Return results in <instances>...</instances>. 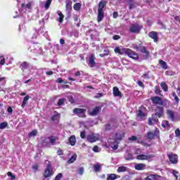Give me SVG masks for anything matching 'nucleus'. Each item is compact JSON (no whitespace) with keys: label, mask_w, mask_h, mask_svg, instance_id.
Segmentation results:
<instances>
[{"label":"nucleus","mask_w":180,"mask_h":180,"mask_svg":"<svg viewBox=\"0 0 180 180\" xmlns=\"http://www.w3.org/2000/svg\"><path fill=\"white\" fill-rule=\"evenodd\" d=\"M65 99L64 98H60L58 102V106H61L62 105H64V101Z\"/></svg>","instance_id":"5fc2aeb1"},{"label":"nucleus","mask_w":180,"mask_h":180,"mask_svg":"<svg viewBox=\"0 0 180 180\" xmlns=\"http://www.w3.org/2000/svg\"><path fill=\"white\" fill-rule=\"evenodd\" d=\"M77 160V154L73 155L69 160L68 161V164H72L74 162H75Z\"/></svg>","instance_id":"e433bc0d"},{"label":"nucleus","mask_w":180,"mask_h":180,"mask_svg":"<svg viewBox=\"0 0 180 180\" xmlns=\"http://www.w3.org/2000/svg\"><path fill=\"white\" fill-rule=\"evenodd\" d=\"M113 40H119V39H120V35H114L112 37Z\"/></svg>","instance_id":"774afa93"},{"label":"nucleus","mask_w":180,"mask_h":180,"mask_svg":"<svg viewBox=\"0 0 180 180\" xmlns=\"http://www.w3.org/2000/svg\"><path fill=\"white\" fill-rule=\"evenodd\" d=\"M63 178V174L59 173L55 178V180H60Z\"/></svg>","instance_id":"052dcab7"},{"label":"nucleus","mask_w":180,"mask_h":180,"mask_svg":"<svg viewBox=\"0 0 180 180\" xmlns=\"http://www.w3.org/2000/svg\"><path fill=\"white\" fill-rule=\"evenodd\" d=\"M95 55L91 54L89 59V65H90V67H95Z\"/></svg>","instance_id":"b1692460"},{"label":"nucleus","mask_w":180,"mask_h":180,"mask_svg":"<svg viewBox=\"0 0 180 180\" xmlns=\"http://www.w3.org/2000/svg\"><path fill=\"white\" fill-rule=\"evenodd\" d=\"M129 5V9H134L136 8V6H134V0H127Z\"/></svg>","instance_id":"c9c22d12"},{"label":"nucleus","mask_w":180,"mask_h":180,"mask_svg":"<svg viewBox=\"0 0 180 180\" xmlns=\"http://www.w3.org/2000/svg\"><path fill=\"white\" fill-rule=\"evenodd\" d=\"M30 52L35 53L36 54H41L43 49L37 44H33L30 46Z\"/></svg>","instance_id":"423d86ee"},{"label":"nucleus","mask_w":180,"mask_h":180,"mask_svg":"<svg viewBox=\"0 0 180 180\" xmlns=\"http://www.w3.org/2000/svg\"><path fill=\"white\" fill-rule=\"evenodd\" d=\"M147 165L144 163H136L134 165L135 169L136 171H143V169H146Z\"/></svg>","instance_id":"a211bd4d"},{"label":"nucleus","mask_w":180,"mask_h":180,"mask_svg":"<svg viewBox=\"0 0 180 180\" xmlns=\"http://www.w3.org/2000/svg\"><path fill=\"white\" fill-rule=\"evenodd\" d=\"M115 53H118V54H125V56H128L130 58L133 60H137L139 58V56L136 52L131 51V49L123 48V47H116L114 49Z\"/></svg>","instance_id":"f03ea898"},{"label":"nucleus","mask_w":180,"mask_h":180,"mask_svg":"<svg viewBox=\"0 0 180 180\" xmlns=\"http://www.w3.org/2000/svg\"><path fill=\"white\" fill-rule=\"evenodd\" d=\"M160 86H161L162 89L164 91V92H168V86L167 85V84L165 82H162L160 84Z\"/></svg>","instance_id":"72a5a7b5"},{"label":"nucleus","mask_w":180,"mask_h":180,"mask_svg":"<svg viewBox=\"0 0 180 180\" xmlns=\"http://www.w3.org/2000/svg\"><path fill=\"white\" fill-rule=\"evenodd\" d=\"M128 140L129 143H133V141H137V143H139V144H142L143 143V141H140L136 136L129 137Z\"/></svg>","instance_id":"5701e85b"},{"label":"nucleus","mask_w":180,"mask_h":180,"mask_svg":"<svg viewBox=\"0 0 180 180\" xmlns=\"http://www.w3.org/2000/svg\"><path fill=\"white\" fill-rule=\"evenodd\" d=\"M112 129V126L110 124H107L105 125V130H111Z\"/></svg>","instance_id":"69168bd1"},{"label":"nucleus","mask_w":180,"mask_h":180,"mask_svg":"<svg viewBox=\"0 0 180 180\" xmlns=\"http://www.w3.org/2000/svg\"><path fill=\"white\" fill-rule=\"evenodd\" d=\"M157 178V175H154V174H150L149 176H148L145 180H155Z\"/></svg>","instance_id":"a18cd8bd"},{"label":"nucleus","mask_w":180,"mask_h":180,"mask_svg":"<svg viewBox=\"0 0 180 180\" xmlns=\"http://www.w3.org/2000/svg\"><path fill=\"white\" fill-rule=\"evenodd\" d=\"M32 169H34V172H37V170L39 169V165H34L32 166Z\"/></svg>","instance_id":"bf43d9fd"},{"label":"nucleus","mask_w":180,"mask_h":180,"mask_svg":"<svg viewBox=\"0 0 180 180\" xmlns=\"http://www.w3.org/2000/svg\"><path fill=\"white\" fill-rule=\"evenodd\" d=\"M151 101L153 103V105H160V106H162L164 105V101L162 99L158 96H154L151 97Z\"/></svg>","instance_id":"f8f14e48"},{"label":"nucleus","mask_w":180,"mask_h":180,"mask_svg":"<svg viewBox=\"0 0 180 180\" xmlns=\"http://www.w3.org/2000/svg\"><path fill=\"white\" fill-rule=\"evenodd\" d=\"M93 151H94V153H99V148L96 146L93 148Z\"/></svg>","instance_id":"e2e57ef3"},{"label":"nucleus","mask_w":180,"mask_h":180,"mask_svg":"<svg viewBox=\"0 0 180 180\" xmlns=\"http://www.w3.org/2000/svg\"><path fill=\"white\" fill-rule=\"evenodd\" d=\"M0 82H2L4 84L6 83V81L5 80V77H0Z\"/></svg>","instance_id":"338daca9"},{"label":"nucleus","mask_w":180,"mask_h":180,"mask_svg":"<svg viewBox=\"0 0 180 180\" xmlns=\"http://www.w3.org/2000/svg\"><path fill=\"white\" fill-rule=\"evenodd\" d=\"M22 10L25 12H30V9H32V6H33V1H30L28 4H22L21 5Z\"/></svg>","instance_id":"4468645a"},{"label":"nucleus","mask_w":180,"mask_h":180,"mask_svg":"<svg viewBox=\"0 0 180 180\" xmlns=\"http://www.w3.org/2000/svg\"><path fill=\"white\" fill-rule=\"evenodd\" d=\"M30 99V96L29 95H27L25 97L23 98V101L22 103V108H25L26 106V104L27 103V101Z\"/></svg>","instance_id":"7c9ffc66"},{"label":"nucleus","mask_w":180,"mask_h":180,"mask_svg":"<svg viewBox=\"0 0 180 180\" xmlns=\"http://www.w3.org/2000/svg\"><path fill=\"white\" fill-rule=\"evenodd\" d=\"M162 127H171V125L169 124V122L165 120L162 122Z\"/></svg>","instance_id":"09e8293b"},{"label":"nucleus","mask_w":180,"mask_h":180,"mask_svg":"<svg viewBox=\"0 0 180 180\" xmlns=\"http://www.w3.org/2000/svg\"><path fill=\"white\" fill-rule=\"evenodd\" d=\"M37 135V131L33 130L28 134V137H34Z\"/></svg>","instance_id":"49530a36"},{"label":"nucleus","mask_w":180,"mask_h":180,"mask_svg":"<svg viewBox=\"0 0 180 180\" xmlns=\"http://www.w3.org/2000/svg\"><path fill=\"white\" fill-rule=\"evenodd\" d=\"M175 135H176V137L180 139V129L179 128H177L175 130Z\"/></svg>","instance_id":"864d4df0"},{"label":"nucleus","mask_w":180,"mask_h":180,"mask_svg":"<svg viewBox=\"0 0 180 180\" xmlns=\"http://www.w3.org/2000/svg\"><path fill=\"white\" fill-rule=\"evenodd\" d=\"M7 175H8V176H10L12 180H13V179H15L16 178V177L15 176V175H13V174H12V172H8L7 173Z\"/></svg>","instance_id":"6e6d98bb"},{"label":"nucleus","mask_w":180,"mask_h":180,"mask_svg":"<svg viewBox=\"0 0 180 180\" xmlns=\"http://www.w3.org/2000/svg\"><path fill=\"white\" fill-rule=\"evenodd\" d=\"M167 157L172 164H178V155L174 153H169Z\"/></svg>","instance_id":"ddd939ff"},{"label":"nucleus","mask_w":180,"mask_h":180,"mask_svg":"<svg viewBox=\"0 0 180 180\" xmlns=\"http://www.w3.org/2000/svg\"><path fill=\"white\" fill-rule=\"evenodd\" d=\"M160 133V131L158 130V129H155V131H149L147 133L146 135V139H148V140H153V139H154V137H157V136H158Z\"/></svg>","instance_id":"9d476101"},{"label":"nucleus","mask_w":180,"mask_h":180,"mask_svg":"<svg viewBox=\"0 0 180 180\" xmlns=\"http://www.w3.org/2000/svg\"><path fill=\"white\" fill-rule=\"evenodd\" d=\"M60 113L55 112V113L51 117V120H53V122H58L60 120Z\"/></svg>","instance_id":"bb28decb"},{"label":"nucleus","mask_w":180,"mask_h":180,"mask_svg":"<svg viewBox=\"0 0 180 180\" xmlns=\"http://www.w3.org/2000/svg\"><path fill=\"white\" fill-rule=\"evenodd\" d=\"M155 115L158 116V117H162V115H164V108L162 107L156 108Z\"/></svg>","instance_id":"f3484780"},{"label":"nucleus","mask_w":180,"mask_h":180,"mask_svg":"<svg viewBox=\"0 0 180 180\" xmlns=\"http://www.w3.org/2000/svg\"><path fill=\"white\" fill-rule=\"evenodd\" d=\"M20 68L22 70V71H25V70H27L29 68V63L27 62H23L20 64Z\"/></svg>","instance_id":"cd10ccee"},{"label":"nucleus","mask_w":180,"mask_h":180,"mask_svg":"<svg viewBox=\"0 0 180 180\" xmlns=\"http://www.w3.org/2000/svg\"><path fill=\"white\" fill-rule=\"evenodd\" d=\"M56 141L57 138L56 136H49L45 138V141L46 144H51V146H54V144H56Z\"/></svg>","instance_id":"dca6fc26"},{"label":"nucleus","mask_w":180,"mask_h":180,"mask_svg":"<svg viewBox=\"0 0 180 180\" xmlns=\"http://www.w3.org/2000/svg\"><path fill=\"white\" fill-rule=\"evenodd\" d=\"M85 136H86L85 131H81V133H80L81 139H85Z\"/></svg>","instance_id":"0e129e2a"},{"label":"nucleus","mask_w":180,"mask_h":180,"mask_svg":"<svg viewBox=\"0 0 180 180\" xmlns=\"http://www.w3.org/2000/svg\"><path fill=\"white\" fill-rule=\"evenodd\" d=\"M73 113L77 115L79 117H85V109L82 108H75L73 110Z\"/></svg>","instance_id":"9b49d317"},{"label":"nucleus","mask_w":180,"mask_h":180,"mask_svg":"<svg viewBox=\"0 0 180 180\" xmlns=\"http://www.w3.org/2000/svg\"><path fill=\"white\" fill-rule=\"evenodd\" d=\"M109 54H110V51L108 49H104L103 53L100 54V57H106V56H109Z\"/></svg>","instance_id":"58836bf2"},{"label":"nucleus","mask_w":180,"mask_h":180,"mask_svg":"<svg viewBox=\"0 0 180 180\" xmlns=\"http://www.w3.org/2000/svg\"><path fill=\"white\" fill-rule=\"evenodd\" d=\"M142 27L143 25L132 24L129 28V31L131 32V33H140V30H141Z\"/></svg>","instance_id":"1a4fd4ad"},{"label":"nucleus","mask_w":180,"mask_h":180,"mask_svg":"<svg viewBox=\"0 0 180 180\" xmlns=\"http://www.w3.org/2000/svg\"><path fill=\"white\" fill-rule=\"evenodd\" d=\"M46 162H48V165L45 169L44 176L45 178H49L53 175V167H51V165H50L49 161L46 160Z\"/></svg>","instance_id":"6e6552de"},{"label":"nucleus","mask_w":180,"mask_h":180,"mask_svg":"<svg viewBox=\"0 0 180 180\" xmlns=\"http://www.w3.org/2000/svg\"><path fill=\"white\" fill-rule=\"evenodd\" d=\"M159 64H160L163 70H168V65H167V63L165 61L160 60L159 61Z\"/></svg>","instance_id":"2f4dec72"},{"label":"nucleus","mask_w":180,"mask_h":180,"mask_svg":"<svg viewBox=\"0 0 180 180\" xmlns=\"http://www.w3.org/2000/svg\"><path fill=\"white\" fill-rule=\"evenodd\" d=\"M77 172L79 175H82L84 174V167H79Z\"/></svg>","instance_id":"4d7b16f0"},{"label":"nucleus","mask_w":180,"mask_h":180,"mask_svg":"<svg viewBox=\"0 0 180 180\" xmlns=\"http://www.w3.org/2000/svg\"><path fill=\"white\" fill-rule=\"evenodd\" d=\"M134 49L136 50V51H140L145 54L146 57H148L149 52L147 51L146 46H143L141 45H134Z\"/></svg>","instance_id":"0eeeda50"},{"label":"nucleus","mask_w":180,"mask_h":180,"mask_svg":"<svg viewBox=\"0 0 180 180\" xmlns=\"http://www.w3.org/2000/svg\"><path fill=\"white\" fill-rule=\"evenodd\" d=\"M157 122H158V120L157 118H149L148 119V124H150V126L152 124H154V123H157Z\"/></svg>","instance_id":"a19ab883"},{"label":"nucleus","mask_w":180,"mask_h":180,"mask_svg":"<svg viewBox=\"0 0 180 180\" xmlns=\"http://www.w3.org/2000/svg\"><path fill=\"white\" fill-rule=\"evenodd\" d=\"M127 171V167L125 166H120L118 169H117V172L118 173L120 172H126Z\"/></svg>","instance_id":"f704fd0d"},{"label":"nucleus","mask_w":180,"mask_h":180,"mask_svg":"<svg viewBox=\"0 0 180 180\" xmlns=\"http://www.w3.org/2000/svg\"><path fill=\"white\" fill-rule=\"evenodd\" d=\"M125 160L127 161H130V160H133V155L130 153V152L127 151L125 153V156H124Z\"/></svg>","instance_id":"c756f323"},{"label":"nucleus","mask_w":180,"mask_h":180,"mask_svg":"<svg viewBox=\"0 0 180 180\" xmlns=\"http://www.w3.org/2000/svg\"><path fill=\"white\" fill-rule=\"evenodd\" d=\"M149 37H150V39H153L155 43L158 41V34H157L156 32H154V31L150 32L149 33Z\"/></svg>","instance_id":"6ab92c4d"},{"label":"nucleus","mask_w":180,"mask_h":180,"mask_svg":"<svg viewBox=\"0 0 180 180\" xmlns=\"http://www.w3.org/2000/svg\"><path fill=\"white\" fill-rule=\"evenodd\" d=\"M73 9L75 11H77V12L79 11L81 9V4L79 3H76L74 6H73Z\"/></svg>","instance_id":"79ce46f5"},{"label":"nucleus","mask_w":180,"mask_h":180,"mask_svg":"<svg viewBox=\"0 0 180 180\" xmlns=\"http://www.w3.org/2000/svg\"><path fill=\"white\" fill-rule=\"evenodd\" d=\"M153 155H144V154H141V155H136V160H151V158H153Z\"/></svg>","instance_id":"2eb2a0df"},{"label":"nucleus","mask_w":180,"mask_h":180,"mask_svg":"<svg viewBox=\"0 0 180 180\" xmlns=\"http://www.w3.org/2000/svg\"><path fill=\"white\" fill-rule=\"evenodd\" d=\"M146 110V108L140 107L138 110V112L136 113V117L138 120H146V113L144 111Z\"/></svg>","instance_id":"39448f33"},{"label":"nucleus","mask_w":180,"mask_h":180,"mask_svg":"<svg viewBox=\"0 0 180 180\" xmlns=\"http://www.w3.org/2000/svg\"><path fill=\"white\" fill-rule=\"evenodd\" d=\"M101 109H102V107L101 106L96 107L94 109H93L92 111L90 112L91 116H96V115H98V113L101 112Z\"/></svg>","instance_id":"412c9836"},{"label":"nucleus","mask_w":180,"mask_h":180,"mask_svg":"<svg viewBox=\"0 0 180 180\" xmlns=\"http://www.w3.org/2000/svg\"><path fill=\"white\" fill-rule=\"evenodd\" d=\"M101 139V135L99 134H90L86 136V141L89 143H96L99 141Z\"/></svg>","instance_id":"20e7f679"},{"label":"nucleus","mask_w":180,"mask_h":180,"mask_svg":"<svg viewBox=\"0 0 180 180\" xmlns=\"http://www.w3.org/2000/svg\"><path fill=\"white\" fill-rule=\"evenodd\" d=\"M117 179V175L116 174H108L107 180H115Z\"/></svg>","instance_id":"473e14b6"},{"label":"nucleus","mask_w":180,"mask_h":180,"mask_svg":"<svg viewBox=\"0 0 180 180\" xmlns=\"http://www.w3.org/2000/svg\"><path fill=\"white\" fill-rule=\"evenodd\" d=\"M6 127H8V122H1L0 123V129L4 130V129H6Z\"/></svg>","instance_id":"de8ad7c7"},{"label":"nucleus","mask_w":180,"mask_h":180,"mask_svg":"<svg viewBox=\"0 0 180 180\" xmlns=\"http://www.w3.org/2000/svg\"><path fill=\"white\" fill-rule=\"evenodd\" d=\"M68 141L70 146H75V143H77V138L74 135H72L68 138Z\"/></svg>","instance_id":"4be33fe9"},{"label":"nucleus","mask_w":180,"mask_h":180,"mask_svg":"<svg viewBox=\"0 0 180 180\" xmlns=\"http://www.w3.org/2000/svg\"><path fill=\"white\" fill-rule=\"evenodd\" d=\"M172 96H173L176 103H179V98H178V96H176V94L174 91L172 93Z\"/></svg>","instance_id":"37998d69"},{"label":"nucleus","mask_w":180,"mask_h":180,"mask_svg":"<svg viewBox=\"0 0 180 180\" xmlns=\"http://www.w3.org/2000/svg\"><path fill=\"white\" fill-rule=\"evenodd\" d=\"M57 13L59 16L58 19H57L58 22H59V23H62L64 20V15H63V13L60 11H57Z\"/></svg>","instance_id":"c85d7f7f"},{"label":"nucleus","mask_w":180,"mask_h":180,"mask_svg":"<svg viewBox=\"0 0 180 180\" xmlns=\"http://www.w3.org/2000/svg\"><path fill=\"white\" fill-rule=\"evenodd\" d=\"M124 131H119L112 134L111 138L108 139V143L111 144L112 150H117L120 141L124 139Z\"/></svg>","instance_id":"f257e3e1"},{"label":"nucleus","mask_w":180,"mask_h":180,"mask_svg":"<svg viewBox=\"0 0 180 180\" xmlns=\"http://www.w3.org/2000/svg\"><path fill=\"white\" fill-rule=\"evenodd\" d=\"M66 11L67 12H71V9H72V1L70 0H66Z\"/></svg>","instance_id":"393cba45"},{"label":"nucleus","mask_w":180,"mask_h":180,"mask_svg":"<svg viewBox=\"0 0 180 180\" xmlns=\"http://www.w3.org/2000/svg\"><path fill=\"white\" fill-rule=\"evenodd\" d=\"M108 3L105 1H101L98 3V17L97 20L98 22H102L105 16V11H103V8L106 6Z\"/></svg>","instance_id":"7ed1b4c3"},{"label":"nucleus","mask_w":180,"mask_h":180,"mask_svg":"<svg viewBox=\"0 0 180 180\" xmlns=\"http://www.w3.org/2000/svg\"><path fill=\"white\" fill-rule=\"evenodd\" d=\"M5 63H6L5 57H4V56H0V68H2V66L5 65Z\"/></svg>","instance_id":"4c0bfd02"},{"label":"nucleus","mask_w":180,"mask_h":180,"mask_svg":"<svg viewBox=\"0 0 180 180\" xmlns=\"http://www.w3.org/2000/svg\"><path fill=\"white\" fill-rule=\"evenodd\" d=\"M53 0H46V1L45 2L44 4V8L46 10L49 9V8H50V5H51V1Z\"/></svg>","instance_id":"c03bdc74"},{"label":"nucleus","mask_w":180,"mask_h":180,"mask_svg":"<svg viewBox=\"0 0 180 180\" xmlns=\"http://www.w3.org/2000/svg\"><path fill=\"white\" fill-rule=\"evenodd\" d=\"M155 94H156V95H161V90H160L158 86L155 87Z\"/></svg>","instance_id":"603ef678"},{"label":"nucleus","mask_w":180,"mask_h":180,"mask_svg":"<svg viewBox=\"0 0 180 180\" xmlns=\"http://www.w3.org/2000/svg\"><path fill=\"white\" fill-rule=\"evenodd\" d=\"M95 172H99L101 169H102V166L100 164H96L94 166Z\"/></svg>","instance_id":"ea45409f"},{"label":"nucleus","mask_w":180,"mask_h":180,"mask_svg":"<svg viewBox=\"0 0 180 180\" xmlns=\"http://www.w3.org/2000/svg\"><path fill=\"white\" fill-rule=\"evenodd\" d=\"M102 96H103V94L102 93H98L97 94L96 96H94V98L96 99H98V98H102Z\"/></svg>","instance_id":"13d9d810"},{"label":"nucleus","mask_w":180,"mask_h":180,"mask_svg":"<svg viewBox=\"0 0 180 180\" xmlns=\"http://www.w3.org/2000/svg\"><path fill=\"white\" fill-rule=\"evenodd\" d=\"M43 32H44V27H41L40 29L38 30V34H41V33H43Z\"/></svg>","instance_id":"680f3d73"},{"label":"nucleus","mask_w":180,"mask_h":180,"mask_svg":"<svg viewBox=\"0 0 180 180\" xmlns=\"http://www.w3.org/2000/svg\"><path fill=\"white\" fill-rule=\"evenodd\" d=\"M113 95L114 96H118L120 98H122V93L120 92V91H119V88L113 87Z\"/></svg>","instance_id":"a878e982"},{"label":"nucleus","mask_w":180,"mask_h":180,"mask_svg":"<svg viewBox=\"0 0 180 180\" xmlns=\"http://www.w3.org/2000/svg\"><path fill=\"white\" fill-rule=\"evenodd\" d=\"M172 174L174 175V176L176 178V180H178V171L176 170H172Z\"/></svg>","instance_id":"3c124183"},{"label":"nucleus","mask_w":180,"mask_h":180,"mask_svg":"<svg viewBox=\"0 0 180 180\" xmlns=\"http://www.w3.org/2000/svg\"><path fill=\"white\" fill-rule=\"evenodd\" d=\"M25 30H26V26H25L24 24H20L19 25V31L20 32H25Z\"/></svg>","instance_id":"8fccbe9b"},{"label":"nucleus","mask_w":180,"mask_h":180,"mask_svg":"<svg viewBox=\"0 0 180 180\" xmlns=\"http://www.w3.org/2000/svg\"><path fill=\"white\" fill-rule=\"evenodd\" d=\"M167 114L168 115L169 119L172 120V122H175V112L171 110H167Z\"/></svg>","instance_id":"aec40b11"}]
</instances>
